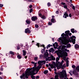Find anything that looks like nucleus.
Listing matches in <instances>:
<instances>
[{
    "label": "nucleus",
    "mask_w": 79,
    "mask_h": 79,
    "mask_svg": "<svg viewBox=\"0 0 79 79\" xmlns=\"http://www.w3.org/2000/svg\"><path fill=\"white\" fill-rule=\"evenodd\" d=\"M70 39L73 44H75V43H76V36H73L70 37Z\"/></svg>",
    "instance_id": "obj_7"
},
{
    "label": "nucleus",
    "mask_w": 79,
    "mask_h": 79,
    "mask_svg": "<svg viewBox=\"0 0 79 79\" xmlns=\"http://www.w3.org/2000/svg\"><path fill=\"white\" fill-rule=\"evenodd\" d=\"M61 5H64V6L66 5V3L61 2Z\"/></svg>",
    "instance_id": "obj_30"
},
{
    "label": "nucleus",
    "mask_w": 79,
    "mask_h": 79,
    "mask_svg": "<svg viewBox=\"0 0 79 79\" xmlns=\"http://www.w3.org/2000/svg\"><path fill=\"white\" fill-rule=\"evenodd\" d=\"M66 34H64V33H63L62 34H61V36L62 37H63V39L64 40L62 41V39L61 38H59V40H61L63 44V41L64 40V39L66 37Z\"/></svg>",
    "instance_id": "obj_8"
},
{
    "label": "nucleus",
    "mask_w": 79,
    "mask_h": 79,
    "mask_svg": "<svg viewBox=\"0 0 79 79\" xmlns=\"http://www.w3.org/2000/svg\"><path fill=\"white\" fill-rule=\"evenodd\" d=\"M69 73L70 74L71 76H73V74H72V73H71V72H69Z\"/></svg>",
    "instance_id": "obj_61"
},
{
    "label": "nucleus",
    "mask_w": 79,
    "mask_h": 79,
    "mask_svg": "<svg viewBox=\"0 0 79 79\" xmlns=\"http://www.w3.org/2000/svg\"><path fill=\"white\" fill-rule=\"evenodd\" d=\"M26 72H25V74H23L22 75L20 76V78H21V79H23V78H24V77L25 76V77H26Z\"/></svg>",
    "instance_id": "obj_15"
},
{
    "label": "nucleus",
    "mask_w": 79,
    "mask_h": 79,
    "mask_svg": "<svg viewBox=\"0 0 79 79\" xmlns=\"http://www.w3.org/2000/svg\"><path fill=\"white\" fill-rule=\"evenodd\" d=\"M69 17H72V15H71V14H69Z\"/></svg>",
    "instance_id": "obj_46"
},
{
    "label": "nucleus",
    "mask_w": 79,
    "mask_h": 79,
    "mask_svg": "<svg viewBox=\"0 0 79 79\" xmlns=\"http://www.w3.org/2000/svg\"><path fill=\"white\" fill-rule=\"evenodd\" d=\"M74 74L76 77H79V74L78 73H76Z\"/></svg>",
    "instance_id": "obj_23"
},
{
    "label": "nucleus",
    "mask_w": 79,
    "mask_h": 79,
    "mask_svg": "<svg viewBox=\"0 0 79 79\" xmlns=\"http://www.w3.org/2000/svg\"><path fill=\"white\" fill-rule=\"evenodd\" d=\"M26 46L28 48V47H29V46L27 45V44L26 45Z\"/></svg>",
    "instance_id": "obj_60"
},
{
    "label": "nucleus",
    "mask_w": 79,
    "mask_h": 79,
    "mask_svg": "<svg viewBox=\"0 0 79 79\" xmlns=\"http://www.w3.org/2000/svg\"><path fill=\"white\" fill-rule=\"evenodd\" d=\"M48 69L50 71H52V69H51V68H49Z\"/></svg>",
    "instance_id": "obj_50"
},
{
    "label": "nucleus",
    "mask_w": 79,
    "mask_h": 79,
    "mask_svg": "<svg viewBox=\"0 0 79 79\" xmlns=\"http://www.w3.org/2000/svg\"><path fill=\"white\" fill-rule=\"evenodd\" d=\"M48 6H51V4L50 2H48Z\"/></svg>",
    "instance_id": "obj_37"
},
{
    "label": "nucleus",
    "mask_w": 79,
    "mask_h": 79,
    "mask_svg": "<svg viewBox=\"0 0 79 79\" xmlns=\"http://www.w3.org/2000/svg\"><path fill=\"white\" fill-rule=\"evenodd\" d=\"M50 50H51L52 52H55V50H54V49L53 48H51Z\"/></svg>",
    "instance_id": "obj_33"
},
{
    "label": "nucleus",
    "mask_w": 79,
    "mask_h": 79,
    "mask_svg": "<svg viewBox=\"0 0 79 79\" xmlns=\"http://www.w3.org/2000/svg\"><path fill=\"white\" fill-rule=\"evenodd\" d=\"M42 47H44V49H45V45H43Z\"/></svg>",
    "instance_id": "obj_57"
},
{
    "label": "nucleus",
    "mask_w": 79,
    "mask_h": 79,
    "mask_svg": "<svg viewBox=\"0 0 79 79\" xmlns=\"http://www.w3.org/2000/svg\"><path fill=\"white\" fill-rule=\"evenodd\" d=\"M41 53H45V49H42L41 50Z\"/></svg>",
    "instance_id": "obj_26"
},
{
    "label": "nucleus",
    "mask_w": 79,
    "mask_h": 79,
    "mask_svg": "<svg viewBox=\"0 0 79 79\" xmlns=\"http://www.w3.org/2000/svg\"><path fill=\"white\" fill-rule=\"evenodd\" d=\"M3 6V5L0 4V8H2Z\"/></svg>",
    "instance_id": "obj_41"
},
{
    "label": "nucleus",
    "mask_w": 79,
    "mask_h": 79,
    "mask_svg": "<svg viewBox=\"0 0 79 79\" xmlns=\"http://www.w3.org/2000/svg\"><path fill=\"white\" fill-rule=\"evenodd\" d=\"M37 19V17L36 16H33L31 17V20L33 21H35V20Z\"/></svg>",
    "instance_id": "obj_10"
},
{
    "label": "nucleus",
    "mask_w": 79,
    "mask_h": 79,
    "mask_svg": "<svg viewBox=\"0 0 79 79\" xmlns=\"http://www.w3.org/2000/svg\"><path fill=\"white\" fill-rule=\"evenodd\" d=\"M46 61H51V60H52V56L50 57H48V58H46Z\"/></svg>",
    "instance_id": "obj_9"
},
{
    "label": "nucleus",
    "mask_w": 79,
    "mask_h": 79,
    "mask_svg": "<svg viewBox=\"0 0 79 79\" xmlns=\"http://www.w3.org/2000/svg\"><path fill=\"white\" fill-rule=\"evenodd\" d=\"M72 9H73L74 10H75V6H72Z\"/></svg>",
    "instance_id": "obj_39"
},
{
    "label": "nucleus",
    "mask_w": 79,
    "mask_h": 79,
    "mask_svg": "<svg viewBox=\"0 0 79 79\" xmlns=\"http://www.w3.org/2000/svg\"><path fill=\"white\" fill-rule=\"evenodd\" d=\"M60 60V58L58 57H57L56 58V64H60V62H58V60Z\"/></svg>",
    "instance_id": "obj_14"
},
{
    "label": "nucleus",
    "mask_w": 79,
    "mask_h": 79,
    "mask_svg": "<svg viewBox=\"0 0 79 79\" xmlns=\"http://www.w3.org/2000/svg\"><path fill=\"white\" fill-rule=\"evenodd\" d=\"M45 63H46L45 60H40L38 62V64H39V65L36 67V66H37V63L36 62L34 64V67L33 68H37V67H39V66H41V68H42V64H45Z\"/></svg>",
    "instance_id": "obj_5"
},
{
    "label": "nucleus",
    "mask_w": 79,
    "mask_h": 79,
    "mask_svg": "<svg viewBox=\"0 0 79 79\" xmlns=\"http://www.w3.org/2000/svg\"><path fill=\"white\" fill-rule=\"evenodd\" d=\"M1 71H3V69L2 67L1 68Z\"/></svg>",
    "instance_id": "obj_56"
},
{
    "label": "nucleus",
    "mask_w": 79,
    "mask_h": 79,
    "mask_svg": "<svg viewBox=\"0 0 79 79\" xmlns=\"http://www.w3.org/2000/svg\"><path fill=\"white\" fill-rule=\"evenodd\" d=\"M27 56H25L24 57L25 58H26V59L27 58Z\"/></svg>",
    "instance_id": "obj_63"
},
{
    "label": "nucleus",
    "mask_w": 79,
    "mask_h": 79,
    "mask_svg": "<svg viewBox=\"0 0 79 79\" xmlns=\"http://www.w3.org/2000/svg\"><path fill=\"white\" fill-rule=\"evenodd\" d=\"M35 27H36V28H38V27H39V25H35Z\"/></svg>",
    "instance_id": "obj_40"
},
{
    "label": "nucleus",
    "mask_w": 79,
    "mask_h": 79,
    "mask_svg": "<svg viewBox=\"0 0 79 79\" xmlns=\"http://www.w3.org/2000/svg\"><path fill=\"white\" fill-rule=\"evenodd\" d=\"M48 70H45L44 72V73L45 74H47V73H48Z\"/></svg>",
    "instance_id": "obj_27"
},
{
    "label": "nucleus",
    "mask_w": 79,
    "mask_h": 79,
    "mask_svg": "<svg viewBox=\"0 0 79 79\" xmlns=\"http://www.w3.org/2000/svg\"><path fill=\"white\" fill-rule=\"evenodd\" d=\"M38 59V57H36L34 58V60L35 61H36V60H37Z\"/></svg>",
    "instance_id": "obj_35"
},
{
    "label": "nucleus",
    "mask_w": 79,
    "mask_h": 79,
    "mask_svg": "<svg viewBox=\"0 0 79 79\" xmlns=\"http://www.w3.org/2000/svg\"><path fill=\"white\" fill-rule=\"evenodd\" d=\"M23 55L24 56H25L26 55V52L25 51V50H23Z\"/></svg>",
    "instance_id": "obj_19"
},
{
    "label": "nucleus",
    "mask_w": 79,
    "mask_h": 79,
    "mask_svg": "<svg viewBox=\"0 0 79 79\" xmlns=\"http://www.w3.org/2000/svg\"><path fill=\"white\" fill-rule=\"evenodd\" d=\"M71 47V44H67V48H68V47Z\"/></svg>",
    "instance_id": "obj_29"
},
{
    "label": "nucleus",
    "mask_w": 79,
    "mask_h": 79,
    "mask_svg": "<svg viewBox=\"0 0 79 79\" xmlns=\"http://www.w3.org/2000/svg\"><path fill=\"white\" fill-rule=\"evenodd\" d=\"M55 45L56 47H58V43L56 42L55 44L53 45V46L54 47H55Z\"/></svg>",
    "instance_id": "obj_18"
},
{
    "label": "nucleus",
    "mask_w": 79,
    "mask_h": 79,
    "mask_svg": "<svg viewBox=\"0 0 79 79\" xmlns=\"http://www.w3.org/2000/svg\"><path fill=\"white\" fill-rule=\"evenodd\" d=\"M31 63H32V64H34L35 63V62H33V61H32L31 62Z\"/></svg>",
    "instance_id": "obj_55"
},
{
    "label": "nucleus",
    "mask_w": 79,
    "mask_h": 79,
    "mask_svg": "<svg viewBox=\"0 0 79 79\" xmlns=\"http://www.w3.org/2000/svg\"><path fill=\"white\" fill-rule=\"evenodd\" d=\"M56 13V14H58V13H59V11H58L57 10Z\"/></svg>",
    "instance_id": "obj_49"
},
{
    "label": "nucleus",
    "mask_w": 79,
    "mask_h": 79,
    "mask_svg": "<svg viewBox=\"0 0 79 79\" xmlns=\"http://www.w3.org/2000/svg\"><path fill=\"white\" fill-rule=\"evenodd\" d=\"M69 35H70V36H71V35H72V34H71V33H69Z\"/></svg>",
    "instance_id": "obj_53"
},
{
    "label": "nucleus",
    "mask_w": 79,
    "mask_h": 79,
    "mask_svg": "<svg viewBox=\"0 0 79 79\" xmlns=\"http://www.w3.org/2000/svg\"><path fill=\"white\" fill-rule=\"evenodd\" d=\"M69 17V15H68V14H67V13L66 12H65V13L64 14V15L63 16V17L65 18H67V17Z\"/></svg>",
    "instance_id": "obj_11"
},
{
    "label": "nucleus",
    "mask_w": 79,
    "mask_h": 79,
    "mask_svg": "<svg viewBox=\"0 0 79 79\" xmlns=\"http://www.w3.org/2000/svg\"><path fill=\"white\" fill-rule=\"evenodd\" d=\"M42 56H43V55H40V58H42Z\"/></svg>",
    "instance_id": "obj_54"
},
{
    "label": "nucleus",
    "mask_w": 79,
    "mask_h": 79,
    "mask_svg": "<svg viewBox=\"0 0 79 79\" xmlns=\"http://www.w3.org/2000/svg\"><path fill=\"white\" fill-rule=\"evenodd\" d=\"M52 60H53L54 61L55 60V58L53 56H52Z\"/></svg>",
    "instance_id": "obj_34"
},
{
    "label": "nucleus",
    "mask_w": 79,
    "mask_h": 79,
    "mask_svg": "<svg viewBox=\"0 0 79 79\" xmlns=\"http://www.w3.org/2000/svg\"><path fill=\"white\" fill-rule=\"evenodd\" d=\"M75 48H79V46L78 44H76L75 45Z\"/></svg>",
    "instance_id": "obj_17"
},
{
    "label": "nucleus",
    "mask_w": 79,
    "mask_h": 79,
    "mask_svg": "<svg viewBox=\"0 0 79 79\" xmlns=\"http://www.w3.org/2000/svg\"><path fill=\"white\" fill-rule=\"evenodd\" d=\"M76 70H77L78 72H79V66H77L76 68Z\"/></svg>",
    "instance_id": "obj_28"
},
{
    "label": "nucleus",
    "mask_w": 79,
    "mask_h": 79,
    "mask_svg": "<svg viewBox=\"0 0 79 79\" xmlns=\"http://www.w3.org/2000/svg\"><path fill=\"white\" fill-rule=\"evenodd\" d=\"M35 78H36V79H39V76H36L35 77Z\"/></svg>",
    "instance_id": "obj_44"
},
{
    "label": "nucleus",
    "mask_w": 79,
    "mask_h": 79,
    "mask_svg": "<svg viewBox=\"0 0 79 79\" xmlns=\"http://www.w3.org/2000/svg\"><path fill=\"white\" fill-rule=\"evenodd\" d=\"M64 8H65V9H68V7L67 6V5L65 4L64 6Z\"/></svg>",
    "instance_id": "obj_32"
},
{
    "label": "nucleus",
    "mask_w": 79,
    "mask_h": 79,
    "mask_svg": "<svg viewBox=\"0 0 79 79\" xmlns=\"http://www.w3.org/2000/svg\"><path fill=\"white\" fill-rule=\"evenodd\" d=\"M61 47L60 46H59V49H61Z\"/></svg>",
    "instance_id": "obj_59"
},
{
    "label": "nucleus",
    "mask_w": 79,
    "mask_h": 79,
    "mask_svg": "<svg viewBox=\"0 0 79 79\" xmlns=\"http://www.w3.org/2000/svg\"><path fill=\"white\" fill-rule=\"evenodd\" d=\"M48 47L50 48V47H51V45H50V44H49L48 45Z\"/></svg>",
    "instance_id": "obj_52"
},
{
    "label": "nucleus",
    "mask_w": 79,
    "mask_h": 79,
    "mask_svg": "<svg viewBox=\"0 0 79 79\" xmlns=\"http://www.w3.org/2000/svg\"><path fill=\"white\" fill-rule=\"evenodd\" d=\"M25 33H31V31L29 29L27 28L25 29Z\"/></svg>",
    "instance_id": "obj_12"
},
{
    "label": "nucleus",
    "mask_w": 79,
    "mask_h": 79,
    "mask_svg": "<svg viewBox=\"0 0 79 79\" xmlns=\"http://www.w3.org/2000/svg\"><path fill=\"white\" fill-rule=\"evenodd\" d=\"M76 73H77V70H76V69L74 70L73 71V74H74Z\"/></svg>",
    "instance_id": "obj_21"
},
{
    "label": "nucleus",
    "mask_w": 79,
    "mask_h": 79,
    "mask_svg": "<svg viewBox=\"0 0 79 79\" xmlns=\"http://www.w3.org/2000/svg\"><path fill=\"white\" fill-rule=\"evenodd\" d=\"M17 58L18 59H21V56L19 55H18L17 56Z\"/></svg>",
    "instance_id": "obj_31"
},
{
    "label": "nucleus",
    "mask_w": 79,
    "mask_h": 79,
    "mask_svg": "<svg viewBox=\"0 0 79 79\" xmlns=\"http://www.w3.org/2000/svg\"><path fill=\"white\" fill-rule=\"evenodd\" d=\"M30 8H32V5H30L29 6Z\"/></svg>",
    "instance_id": "obj_47"
},
{
    "label": "nucleus",
    "mask_w": 79,
    "mask_h": 79,
    "mask_svg": "<svg viewBox=\"0 0 79 79\" xmlns=\"http://www.w3.org/2000/svg\"><path fill=\"white\" fill-rule=\"evenodd\" d=\"M39 16H40L41 17H42V14L40 13L39 14Z\"/></svg>",
    "instance_id": "obj_45"
},
{
    "label": "nucleus",
    "mask_w": 79,
    "mask_h": 79,
    "mask_svg": "<svg viewBox=\"0 0 79 79\" xmlns=\"http://www.w3.org/2000/svg\"><path fill=\"white\" fill-rule=\"evenodd\" d=\"M20 49V47L19 46L17 47V50H19Z\"/></svg>",
    "instance_id": "obj_48"
},
{
    "label": "nucleus",
    "mask_w": 79,
    "mask_h": 79,
    "mask_svg": "<svg viewBox=\"0 0 79 79\" xmlns=\"http://www.w3.org/2000/svg\"><path fill=\"white\" fill-rule=\"evenodd\" d=\"M71 31L72 32V33H74V28L72 29Z\"/></svg>",
    "instance_id": "obj_25"
},
{
    "label": "nucleus",
    "mask_w": 79,
    "mask_h": 79,
    "mask_svg": "<svg viewBox=\"0 0 79 79\" xmlns=\"http://www.w3.org/2000/svg\"><path fill=\"white\" fill-rule=\"evenodd\" d=\"M65 33L66 34L65 38H64V40L63 41V44L64 45H67V44H68L69 42V40L68 39L69 37V31H65Z\"/></svg>",
    "instance_id": "obj_3"
},
{
    "label": "nucleus",
    "mask_w": 79,
    "mask_h": 79,
    "mask_svg": "<svg viewBox=\"0 0 79 79\" xmlns=\"http://www.w3.org/2000/svg\"><path fill=\"white\" fill-rule=\"evenodd\" d=\"M41 18L42 19H45L46 18V17H45V16L44 15H42L41 17Z\"/></svg>",
    "instance_id": "obj_24"
},
{
    "label": "nucleus",
    "mask_w": 79,
    "mask_h": 79,
    "mask_svg": "<svg viewBox=\"0 0 79 79\" xmlns=\"http://www.w3.org/2000/svg\"><path fill=\"white\" fill-rule=\"evenodd\" d=\"M72 68H76V66L74 65H72Z\"/></svg>",
    "instance_id": "obj_42"
},
{
    "label": "nucleus",
    "mask_w": 79,
    "mask_h": 79,
    "mask_svg": "<svg viewBox=\"0 0 79 79\" xmlns=\"http://www.w3.org/2000/svg\"><path fill=\"white\" fill-rule=\"evenodd\" d=\"M52 18H55V16H53V15H52Z\"/></svg>",
    "instance_id": "obj_58"
},
{
    "label": "nucleus",
    "mask_w": 79,
    "mask_h": 79,
    "mask_svg": "<svg viewBox=\"0 0 79 79\" xmlns=\"http://www.w3.org/2000/svg\"><path fill=\"white\" fill-rule=\"evenodd\" d=\"M41 65L36 67V68H32L31 69H27L26 71V78L27 79L29 77L27 76H31V78L32 79H35V77L34 75H35V74L34 73V72L35 71L37 73L39 72V69L41 68Z\"/></svg>",
    "instance_id": "obj_1"
},
{
    "label": "nucleus",
    "mask_w": 79,
    "mask_h": 79,
    "mask_svg": "<svg viewBox=\"0 0 79 79\" xmlns=\"http://www.w3.org/2000/svg\"><path fill=\"white\" fill-rule=\"evenodd\" d=\"M32 9H31L30 10V13H32V11H33Z\"/></svg>",
    "instance_id": "obj_43"
},
{
    "label": "nucleus",
    "mask_w": 79,
    "mask_h": 79,
    "mask_svg": "<svg viewBox=\"0 0 79 79\" xmlns=\"http://www.w3.org/2000/svg\"><path fill=\"white\" fill-rule=\"evenodd\" d=\"M36 45H37V46H38V47H40V44H39V43H38L36 44Z\"/></svg>",
    "instance_id": "obj_38"
},
{
    "label": "nucleus",
    "mask_w": 79,
    "mask_h": 79,
    "mask_svg": "<svg viewBox=\"0 0 79 79\" xmlns=\"http://www.w3.org/2000/svg\"><path fill=\"white\" fill-rule=\"evenodd\" d=\"M48 24L50 26H51L52 24V22H49L48 23Z\"/></svg>",
    "instance_id": "obj_36"
},
{
    "label": "nucleus",
    "mask_w": 79,
    "mask_h": 79,
    "mask_svg": "<svg viewBox=\"0 0 79 79\" xmlns=\"http://www.w3.org/2000/svg\"><path fill=\"white\" fill-rule=\"evenodd\" d=\"M61 49L62 50H63V52L61 53V55H62V56H68V53L64 51L67 50V47H66V46L64 45L62 46Z\"/></svg>",
    "instance_id": "obj_4"
},
{
    "label": "nucleus",
    "mask_w": 79,
    "mask_h": 79,
    "mask_svg": "<svg viewBox=\"0 0 79 79\" xmlns=\"http://www.w3.org/2000/svg\"><path fill=\"white\" fill-rule=\"evenodd\" d=\"M28 2H33V1L31 0H27Z\"/></svg>",
    "instance_id": "obj_51"
},
{
    "label": "nucleus",
    "mask_w": 79,
    "mask_h": 79,
    "mask_svg": "<svg viewBox=\"0 0 79 79\" xmlns=\"http://www.w3.org/2000/svg\"><path fill=\"white\" fill-rule=\"evenodd\" d=\"M51 21L52 23H55V19L53 18H52L51 20Z\"/></svg>",
    "instance_id": "obj_22"
},
{
    "label": "nucleus",
    "mask_w": 79,
    "mask_h": 79,
    "mask_svg": "<svg viewBox=\"0 0 79 79\" xmlns=\"http://www.w3.org/2000/svg\"><path fill=\"white\" fill-rule=\"evenodd\" d=\"M10 54L14 55H15V52H13L12 51H10Z\"/></svg>",
    "instance_id": "obj_20"
},
{
    "label": "nucleus",
    "mask_w": 79,
    "mask_h": 79,
    "mask_svg": "<svg viewBox=\"0 0 79 79\" xmlns=\"http://www.w3.org/2000/svg\"><path fill=\"white\" fill-rule=\"evenodd\" d=\"M21 47H23V44H21Z\"/></svg>",
    "instance_id": "obj_64"
},
{
    "label": "nucleus",
    "mask_w": 79,
    "mask_h": 79,
    "mask_svg": "<svg viewBox=\"0 0 79 79\" xmlns=\"http://www.w3.org/2000/svg\"><path fill=\"white\" fill-rule=\"evenodd\" d=\"M66 51V52H69V50H67H67Z\"/></svg>",
    "instance_id": "obj_62"
},
{
    "label": "nucleus",
    "mask_w": 79,
    "mask_h": 79,
    "mask_svg": "<svg viewBox=\"0 0 79 79\" xmlns=\"http://www.w3.org/2000/svg\"><path fill=\"white\" fill-rule=\"evenodd\" d=\"M26 21L27 24H30L31 23V21L29 20H27Z\"/></svg>",
    "instance_id": "obj_16"
},
{
    "label": "nucleus",
    "mask_w": 79,
    "mask_h": 79,
    "mask_svg": "<svg viewBox=\"0 0 79 79\" xmlns=\"http://www.w3.org/2000/svg\"><path fill=\"white\" fill-rule=\"evenodd\" d=\"M63 57V59L65 61H66V66L68 67L69 66V60H68V58H67L66 59V56H64Z\"/></svg>",
    "instance_id": "obj_6"
},
{
    "label": "nucleus",
    "mask_w": 79,
    "mask_h": 79,
    "mask_svg": "<svg viewBox=\"0 0 79 79\" xmlns=\"http://www.w3.org/2000/svg\"><path fill=\"white\" fill-rule=\"evenodd\" d=\"M53 64H49V66L51 67L52 69H53V68H56V67L57 69H60V68L62 66V64H63V63L56 64L54 62H53Z\"/></svg>",
    "instance_id": "obj_2"
},
{
    "label": "nucleus",
    "mask_w": 79,
    "mask_h": 79,
    "mask_svg": "<svg viewBox=\"0 0 79 79\" xmlns=\"http://www.w3.org/2000/svg\"><path fill=\"white\" fill-rule=\"evenodd\" d=\"M48 53L47 52H46L45 53L44 55V57L46 58V57H48Z\"/></svg>",
    "instance_id": "obj_13"
}]
</instances>
